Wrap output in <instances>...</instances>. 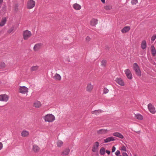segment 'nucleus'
Instances as JSON below:
<instances>
[{"label": "nucleus", "instance_id": "1", "mask_svg": "<svg viewBox=\"0 0 156 156\" xmlns=\"http://www.w3.org/2000/svg\"><path fill=\"white\" fill-rule=\"evenodd\" d=\"M43 119L45 122H51L55 120L54 115L51 114H48L43 117Z\"/></svg>", "mask_w": 156, "mask_h": 156}, {"label": "nucleus", "instance_id": "2", "mask_svg": "<svg viewBox=\"0 0 156 156\" xmlns=\"http://www.w3.org/2000/svg\"><path fill=\"white\" fill-rule=\"evenodd\" d=\"M35 2L33 0H28L27 3L26 7L28 9H31L35 6Z\"/></svg>", "mask_w": 156, "mask_h": 156}, {"label": "nucleus", "instance_id": "3", "mask_svg": "<svg viewBox=\"0 0 156 156\" xmlns=\"http://www.w3.org/2000/svg\"><path fill=\"white\" fill-rule=\"evenodd\" d=\"M23 39L27 40L31 36L32 34L30 31L26 30L23 31Z\"/></svg>", "mask_w": 156, "mask_h": 156}, {"label": "nucleus", "instance_id": "4", "mask_svg": "<svg viewBox=\"0 0 156 156\" xmlns=\"http://www.w3.org/2000/svg\"><path fill=\"white\" fill-rule=\"evenodd\" d=\"M133 69L135 72L136 74L138 76H141V72L139 66L136 63L133 64Z\"/></svg>", "mask_w": 156, "mask_h": 156}, {"label": "nucleus", "instance_id": "5", "mask_svg": "<svg viewBox=\"0 0 156 156\" xmlns=\"http://www.w3.org/2000/svg\"><path fill=\"white\" fill-rule=\"evenodd\" d=\"M28 92V89L25 86H20L19 88V92L22 94H27Z\"/></svg>", "mask_w": 156, "mask_h": 156}, {"label": "nucleus", "instance_id": "6", "mask_svg": "<svg viewBox=\"0 0 156 156\" xmlns=\"http://www.w3.org/2000/svg\"><path fill=\"white\" fill-rule=\"evenodd\" d=\"M9 99V96L8 95L4 94L0 95V101L6 102Z\"/></svg>", "mask_w": 156, "mask_h": 156}, {"label": "nucleus", "instance_id": "7", "mask_svg": "<svg viewBox=\"0 0 156 156\" xmlns=\"http://www.w3.org/2000/svg\"><path fill=\"white\" fill-rule=\"evenodd\" d=\"M125 73L127 78L129 80L132 78V75L129 69H127L125 70Z\"/></svg>", "mask_w": 156, "mask_h": 156}, {"label": "nucleus", "instance_id": "8", "mask_svg": "<svg viewBox=\"0 0 156 156\" xmlns=\"http://www.w3.org/2000/svg\"><path fill=\"white\" fill-rule=\"evenodd\" d=\"M148 108L149 111L152 114H154L156 112L154 106L150 103L148 105Z\"/></svg>", "mask_w": 156, "mask_h": 156}, {"label": "nucleus", "instance_id": "9", "mask_svg": "<svg viewBox=\"0 0 156 156\" xmlns=\"http://www.w3.org/2000/svg\"><path fill=\"white\" fill-rule=\"evenodd\" d=\"M42 44L41 43H38L35 44L34 46L33 49L35 51H38L41 47Z\"/></svg>", "mask_w": 156, "mask_h": 156}, {"label": "nucleus", "instance_id": "10", "mask_svg": "<svg viewBox=\"0 0 156 156\" xmlns=\"http://www.w3.org/2000/svg\"><path fill=\"white\" fill-rule=\"evenodd\" d=\"M94 87V85L90 83H89L87 84L86 88L87 91L90 92L93 90Z\"/></svg>", "mask_w": 156, "mask_h": 156}, {"label": "nucleus", "instance_id": "11", "mask_svg": "<svg viewBox=\"0 0 156 156\" xmlns=\"http://www.w3.org/2000/svg\"><path fill=\"white\" fill-rule=\"evenodd\" d=\"M115 81L117 83L122 86H124L125 85V83L123 80L120 78H116Z\"/></svg>", "mask_w": 156, "mask_h": 156}, {"label": "nucleus", "instance_id": "12", "mask_svg": "<svg viewBox=\"0 0 156 156\" xmlns=\"http://www.w3.org/2000/svg\"><path fill=\"white\" fill-rule=\"evenodd\" d=\"M40 148L38 146L34 144L33 146L32 150L35 153H37L39 152Z\"/></svg>", "mask_w": 156, "mask_h": 156}, {"label": "nucleus", "instance_id": "13", "mask_svg": "<svg viewBox=\"0 0 156 156\" xmlns=\"http://www.w3.org/2000/svg\"><path fill=\"white\" fill-rule=\"evenodd\" d=\"M112 135L121 139H123L124 138L123 135L119 132H116L114 133H113Z\"/></svg>", "mask_w": 156, "mask_h": 156}, {"label": "nucleus", "instance_id": "14", "mask_svg": "<svg viewBox=\"0 0 156 156\" xmlns=\"http://www.w3.org/2000/svg\"><path fill=\"white\" fill-rule=\"evenodd\" d=\"M115 140L114 137L113 136H110L104 139V143H107L110 141H115Z\"/></svg>", "mask_w": 156, "mask_h": 156}, {"label": "nucleus", "instance_id": "15", "mask_svg": "<svg viewBox=\"0 0 156 156\" xmlns=\"http://www.w3.org/2000/svg\"><path fill=\"white\" fill-rule=\"evenodd\" d=\"M98 20L97 19H93L90 22V24L92 26H95L98 23Z\"/></svg>", "mask_w": 156, "mask_h": 156}, {"label": "nucleus", "instance_id": "16", "mask_svg": "<svg viewBox=\"0 0 156 156\" xmlns=\"http://www.w3.org/2000/svg\"><path fill=\"white\" fill-rule=\"evenodd\" d=\"M134 117L136 119L139 120H142L143 119V117L141 114L139 113L135 114Z\"/></svg>", "mask_w": 156, "mask_h": 156}, {"label": "nucleus", "instance_id": "17", "mask_svg": "<svg viewBox=\"0 0 156 156\" xmlns=\"http://www.w3.org/2000/svg\"><path fill=\"white\" fill-rule=\"evenodd\" d=\"M130 29L129 26H126L122 30L121 32L123 33H127L129 31Z\"/></svg>", "mask_w": 156, "mask_h": 156}, {"label": "nucleus", "instance_id": "18", "mask_svg": "<svg viewBox=\"0 0 156 156\" xmlns=\"http://www.w3.org/2000/svg\"><path fill=\"white\" fill-rule=\"evenodd\" d=\"M73 8L76 10H79L81 9V7L80 5L77 3H75L73 5Z\"/></svg>", "mask_w": 156, "mask_h": 156}, {"label": "nucleus", "instance_id": "19", "mask_svg": "<svg viewBox=\"0 0 156 156\" xmlns=\"http://www.w3.org/2000/svg\"><path fill=\"white\" fill-rule=\"evenodd\" d=\"M107 132V129H100L97 131V133L98 134H104L106 133Z\"/></svg>", "mask_w": 156, "mask_h": 156}, {"label": "nucleus", "instance_id": "20", "mask_svg": "<svg viewBox=\"0 0 156 156\" xmlns=\"http://www.w3.org/2000/svg\"><path fill=\"white\" fill-rule=\"evenodd\" d=\"M53 78L55 80L58 81L60 80L61 79V77L60 75L57 73L55 74Z\"/></svg>", "mask_w": 156, "mask_h": 156}, {"label": "nucleus", "instance_id": "21", "mask_svg": "<svg viewBox=\"0 0 156 156\" xmlns=\"http://www.w3.org/2000/svg\"><path fill=\"white\" fill-rule=\"evenodd\" d=\"M147 47L146 41L145 40H143L142 41L141 44V47L144 50Z\"/></svg>", "mask_w": 156, "mask_h": 156}, {"label": "nucleus", "instance_id": "22", "mask_svg": "<svg viewBox=\"0 0 156 156\" xmlns=\"http://www.w3.org/2000/svg\"><path fill=\"white\" fill-rule=\"evenodd\" d=\"M41 105V103L40 102L37 101L34 104V106L36 108H39Z\"/></svg>", "mask_w": 156, "mask_h": 156}, {"label": "nucleus", "instance_id": "23", "mask_svg": "<svg viewBox=\"0 0 156 156\" xmlns=\"http://www.w3.org/2000/svg\"><path fill=\"white\" fill-rule=\"evenodd\" d=\"M29 134V132L26 130H23L21 132V136L23 137H26Z\"/></svg>", "mask_w": 156, "mask_h": 156}, {"label": "nucleus", "instance_id": "24", "mask_svg": "<svg viewBox=\"0 0 156 156\" xmlns=\"http://www.w3.org/2000/svg\"><path fill=\"white\" fill-rule=\"evenodd\" d=\"M70 151V150L69 148L66 149L62 153V154L63 155H68Z\"/></svg>", "mask_w": 156, "mask_h": 156}, {"label": "nucleus", "instance_id": "25", "mask_svg": "<svg viewBox=\"0 0 156 156\" xmlns=\"http://www.w3.org/2000/svg\"><path fill=\"white\" fill-rule=\"evenodd\" d=\"M6 21V19L5 17L2 18L0 23V26L1 27L4 26L5 24Z\"/></svg>", "mask_w": 156, "mask_h": 156}, {"label": "nucleus", "instance_id": "26", "mask_svg": "<svg viewBox=\"0 0 156 156\" xmlns=\"http://www.w3.org/2000/svg\"><path fill=\"white\" fill-rule=\"evenodd\" d=\"M151 51L153 56H155L156 54V51L154 46H151Z\"/></svg>", "mask_w": 156, "mask_h": 156}, {"label": "nucleus", "instance_id": "27", "mask_svg": "<svg viewBox=\"0 0 156 156\" xmlns=\"http://www.w3.org/2000/svg\"><path fill=\"white\" fill-rule=\"evenodd\" d=\"M102 111L101 110H96L91 112V113L93 114L98 115L99 113H101Z\"/></svg>", "mask_w": 156, "mask_h": 156}, {"label": "nucleus", "instance_id": "28", "mask_svg": "<svg viewBox=\"0 0 156 156\" xmlns=\"http://www.w3.org/2000/svg\"><path fill=\"white\" fill-rule=\"evenodd\" d=\"M105 153V149L104 147H102L100 150V154L101 155H103Z\"/></svg>", "mask_w": 156, "mask_h": 156}, {"label": "nucleus", "instance_id": "29", "mask_svg": "<svg viewBox=\"0 0 156 156\" xmlns=\"http://www.w3.org/2000/svg\"><path fill=\"white\" fill-rule=\"evenodd\" d=\"M39 68V67L37 66H33L31 68V70L32 71H35L37 70Z\"/></svg>", "mask_w": 156, "mask_h": 156}, {"label": "nucleus", "instance_id": "30", "mask_svg": "<svg viewBox=\"0 0 156 156\" xmlns=\"http://www.w3.org/2000/svg\"><path fill=\"white\" fill-rule=\"evenodd\" d=\"M63 144V142L61 140H58L57 143V146L59 147H61Z\"/></svg>", "mask_w": 156, "mask_h": 156}, {"label": "nucleus", "instance_id": "31", "mask_svg": "<svg viewBox=\"0 0 156 156\" xmlns=\"http://www.w3.org/2000/svg\"><path fill=\"white\" fill-rule=\"evenodd\" d=\"M106 64V61L105 60H103L101 62V66L105 67Z\"/></svg>", "mask_w": 156, "mask_h": 156}, {"label": "nucleus", "instance_id": "32", "mask_svg": "<svg viewBox=\"0 0 156 156\" xmlns=\"http://www.w3.org/2000/svg\"><path fill=\"white\" fill-rule=\"evenodd\" d=\"M5 64L4 62H0V69H3L4 68V67H5Z\"/></svg>", "mask_w": 156, "mask_h": 156}, {"label": "nucleus", "instance_id": "33", "mask_svg": "<svg viewBox=\"0 0 156 156\" xmlns=\"http://www.w3.org/2000/svg\"><path fill=\"white\" fill-rule=\"evenodd\" d=\"M112 8V6L110 5H107L104 7V9L107 10L111 9Z\"/></svg>", "mask_w": 156, "mask_h": 156}, {"label": "nucleus", "instance_id": "34", "mask_svg": "<svg viewBox=\"0 0 156 156\" xmlns=\"http://www.w3.org/2000/svg\"><path fill=\"white\" fill-rule=\"evenodd\" d=\"M99 144L98 142H96L94 143V144L93 145V147H95L97 148H98L99 146Z\"/></svg>", "mask_w": 156, "mask_h": 156}, {"label": "nucleus", "instance_id": "35", "mask_svg": "<svg viewBox=\"0 0 156 156\" xmlns=\"http://www.w3.org/2000/svg\"><path fill=\"white\" fill-rule=\"evenodd\" d=\"M108 90L106 88H104L103 90V94H106L108 92Z\"/></svg>", "mask_w": 156, "mask_h": 156}, {"label": "nucleus", "instance_id": "36", "mask_svg": "<svg viewBox=\"0 0 156 156\" xmlns=\"http://www.w3.org/2000/svg\"><path fill=\"white\" fill-rule=\"evenodd\" d=\"M138 2L137 0H132L131 1V3L132 5H135Z\"/></svg>", "mask_w": 156, "mask_h": 156}, {"label": "nucleus", "instance_id": "37", "mask_svg": "<svg viewBox=\"0 0 156 156\" xmlns=\"http://www.w3.org/2000/svg\"><path fill=\"white\" fill-rule=\"evenodd\" d=\"M156 38V35H153L151 38V41H154Z\"/></svg>", "mask_w": 156, "mask_h": 156}, {"label": "nucleus", "instance_id": "38", "mask_svg": "<svg viewBox=\"0 0 156 156\" xmlns=\"http://www.w3.org/2000/svg\"><path fill=\"white\" fill-rule=\"evenodd\" d=\"M121 150L122 151H126V147L124 146H123L121 148Z\"/></svg>", "mask_w": 156, "mask_h": 156}, {"label": "nucleus", "instance_id": "39", "mask_svg": "<svg viewBox=\"0 0 156 156\" xmlns=\"http://www.w3.org/2000/svg\"><path fill=\"white\" fill-rule=\"evenodd\" d=\"M98 149V148L93 147L92 151L93 152H95L97 151Z\"/></svg>", "mask_w": 156, "mask_h": 156}, {"label": "nucleus", "instance_id": "40", "mask_svg": "<svg viewBox=\"0 0 156 156\" xmlns=\"http://www.w3.org/2000/svg\"><path fill=\"white\" fill-rule=\"evenodd\" d=\"M120 151L119 150L117 151L116 152H115V154L117 156H119L120 154Z\"/></svg>", "mask_w": 156, "mask_h": 156}, {"label": "nucleus", "instance_id": "41", "mask_svg": "<svg viewBox=\"0 0 156 156\" xmlns=\"http://www.w3.org/2000/svg\"><path fill=\"white\" fill-rule=\"evenodd\" d=\"M90 40H91L89 36H87L86 37V40L87 42H88L90 41Z\"/></svg>", "mask_w": 156, "mask_h": 156}, {"label": "nucleus", "instance_id": "42", "mask_svg": "<svg viewBox=\"0 0 156 156\" xmlns=\"http://www.w3.org/2000/svg\"><path fill=\"white\" fill-rule=\"evenodd\" d=\"M13 28H12L10 29L9 30H8V33H11L13 31Z\"/></svg>", "mask_w": 156, "mask_h": 156}, {"label": "nucleus", "instance_id": "43", "mask_svg": "<svg viewBox=\"0 0 156 156\" xmlns=\"http://www.w3.org/2000/svg\"><path fill=\"white\" fill-rule=\"evenodd\" d=\"M116 150V148L115 147L113 146L112 149V152H115Z\"/></svg>", "mask_w": 156, "mask_h": 156}, {"label": "nucleus", "instance_id": "44", "mask_svg": "<svg viewBox=\"0 0 156 156\" xmlns=\"http://www.w3.org/2000/svg\"><path fill=\"white\" fill-rule=\"evenodd\" d=\"M122 155L123 156H128V155L126 152H123L122 153Z\"/></svg>", "mask_w": 156, "mask_h": 156}, {"label": "nucleus", "instance_id": "45", "mask_svg": "<svg viewBox=\"0 0 156 156\" xmlns=\"http://www.w3.org/2000/svg\"><path fill=\"white\" fill-rule=\"evenodd\" d=\"M3 147V144H2L0 142V150L2 149Z\"/></svg>", "mask_w": 156, "mask_h": 156}, {"label": "nucleus", "instance_id": "46", "mask_svg": "<svg viewBox=\"0 0 156 156\" xmlns=\"http://www.w3.org/2000/svg\"><path fill=\"white\" fill-rule=\"evenodd\" d=\"M106 152L108 154H110V152L108 150H106Z\"/></svg>", "mask_w": 156, "mask_h": 156}, {"label": "nucleus", "instance_id": "47", "mask_svg": "<svg viewBox=\"0 0 156 156\" xmlns=\"http://www.w3.org/2000/svg\"><path fill=\"white\" fill-rule=\"evenodd\" d=\"M101 2L103 3H105V0H101Z\"/></svg>", "mask_w": 156, "mask_h": 156}, {"label": "nucleus", "instance_id": "48", "mask_svg": "<svg viewBox=\"0 0 156 156\" xmlns=\"http://www.w3.org/2000/svg\"><path fill=\"white\" fill-rule=\"evenodd\" d=\"M3 1V0H0V4H1L2 3Z\"/></svg>", "mask_w": 156, "mask_h": 156}, {"label": "nucleus", "instance_id": "49", "mask_svg": "<svg viewBox=\"0 0 156 156\" xmlns=\"http://www.w3.org/2000/svg\"><path fill=\"white\" fill-rule=\"evenodd\" d=\"M136 133H140V131H136Z\"/></svg>", "mask_w": 156, "mask_h": 156}, {"label": "nucleus", "instance_id": "50", "mask_svg": "<svg viewBox=\"0 0 156 156\" xmlns=\"http://www.w3.org/2000/svg\"><path fill=\"white\" fill-rule=\"evenodd\" d=\"M134 156H137L136 155H134Z\"/></svg>", "mask_w": 156, "mask_h": 156}, {"label": "nucleus", "instance_id": "51", "mask_svg": "<svg viewBox=\"0 0 156 156\" xmlns=\"http://www.w3.org/2000/svg\"><path fill=\"white\" fill-rule=\"evenodd\" d=\"M120 156H122V155H120Z\"/></svg>", "mask_w": 156, "mask_h": 156}, {"label": "nucleus", "instance_id": "52", "mask_svg": "<svg viewBox=\"0 0 156 156\" xmlns=\"http://www.w3.org/2000/svg\"><path fill=\"white\" fill-rule=\"evenodd\" d=\"M154 156H156V155H155Z\"/></svg>", "mask_w": 156, "mask_h": 156}]
</instances>
